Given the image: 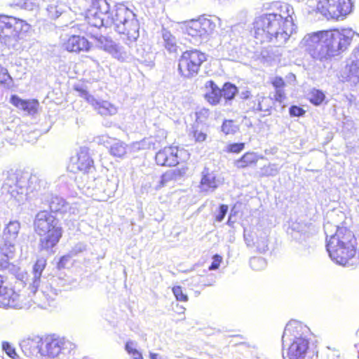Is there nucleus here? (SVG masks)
<instances>
[{"mask_svg": "<svg viewBox=\"0 0 359 359\" xmlns=\"http://www.w3.org/2000/svg\"><path fill=\"white\" fill-rule=\"evenodd\" d=\"M91 8L86 19L88 24L96 28L114 26V30L121 36L128 46L140 36V23L133 10L123 4H116L111 10L107 0H90Z\"/></svg>", "mask_w": 359, "mask_h": 359, "instance_id": "obj_1", "label": "nucleus"}, {"mask_svg": "<svg viewBox=\"0 0 359 359\" xmlns=\"http://www.w3.org/2000/svg\"><path fill=\"white\" fill-rule=\"evenodd\" d=\"M355 34L351 29L318 31L305 35L300 46L313 60L326 62L345 52Z\"/></svg>", "mask_w": 359, "mask_h": 359, "instance_id": "obj_2", "label": "nucleus"}, {"mask_svg": "<svg viewBox=\"0 0 359 359\" xmlns=\"http://www.w3.org/2000/svg\"><path fill=\"white\" fill-rule=\"evenodd\" d=\"M287 13H269L263 14L255 19L251 31L257 43L270 42L276 46L284 45L290 36L296 32L297 26L290 14V6L284 4L280 6Z\"/></svg>", "mask_w": 359, "mask_h": 359, "instance_id": "obj_3", "label": "nucleus"}, {"mask_svg": "<svg viewBox=\"0 0 359 359\" xmlns=\"http://www.w3.org/2000/svg\"><path fill=\"white\" fill-rule=\"evenodd\" d=\"M311 333L309 327L297 320L290 321L283 336L284 359H317L316 346L309 341Z\"/></svg>", "mask_w": 359, "mask_h": 359, "instance_id": "obj_4", "label": "nucleus"}, {"mask_svg": "<svg viewBox=\"0 0 359 359\" xmlns=\"http://www.w3.org/2000/svg\"><path fill=\"white\" fill-rule=\"evenodd\" d=\"M46 266V259H37L33 266L32 278L29 286L30 292L33 294L34 302L41 308L50 306L62 291V288L65 287L64 280L60 278H42Z\"/></svg>", "mask_w": 359, "mask_h": 359, "instance_id": "obj_5", "label": "nucleus"}, {"mask_svg": "<svg viewBox=\"0 0 359 359\" xmlns=\"http://www.w3.org/2000/svg\"><path fill=\"white\" fill-rule=\"evenodd\" d=\"M331 224L324 226L326 234V248L330 258L340 265H349V261L355 256L356 249L353 233L346 227L336 226L334 234H328Z\"/></svg>", "mask_w": 359, "mask_h": 359, "instance_id": "obj_6", "label": "nucleus"}, {"mask_svg": "<svg viewBox=\"0 0 359 359\" xmlns=\"http://www.w3.org/2000/svg\"><path fill=\"white\" fill-rule=\"evenodd\" d=\"M47 182L41 175L29 174L27 172L13 171L8 172L4 187H8V191L18 203H23L29 194L36 192L44 194Z\"/></svg>", "mask_w": 359, "mask_h": 359, "instance_id": "obj_7", "label": "nucleus"}, {"mask_svg": "<svg viewBox=\"0 0 359 359\" xmlns=\"http://www.w3.org/2000/svg\"><path fill=\"white\" fill-rule=\"evenodd\" d=\"M33 224L35 232L40 236V250H52L62 236L59 220L50 211L44 209L36 213Z\"/></svg>", "mask_w": 359, "mask_h": 359, "instance_id": "obj_8", "label": "nucleus"}, {"mask_svg": "<svg viewBox=\"0 0 359 359\" xmlns=\"http://www.w3.org/2000/svg\"><path fill=\"white\" fill-rule=\"evenodd\" d=\"M221 25V20L217 16L200 18L189 22L186 27V32L190 37L189 40L194 45H199L207 41Z\"/></svg>", "mask_w": 359, "mask_h": 359, "instance_id": "obj_9", "label": "nucleus"}, {"mask_svg": "<svg viewBox=\"0 0 359 359\" xmlns=\"http://www.w3.org/2000/svg\"><path fill=\"white\" fill-rule=\"evenodd\" d=\"M306 4L327 19L337 20L350 13L352 8L351 0H307Z\"/></svg>", "mask_w": 359, "mask_h": 359, "instance_id": "obj_10", "label": "nucleus"}, {"mask_svg": "<svg viewBox=\"0 0 359 359\" xmlns=\"http://www.w3.org/2000/svg\"><path fill=\"white\" fill-rule=\"evenodd\" d=\"M76 345L65 337L55 334L43 337L42 358L49 359H69V355L74 354Z\"/></svg>", "mask_w": 359, "mask_h": 359, "instance_id": "obj_11", "label": "nucleus"}, {"mask_svg": "<svg viewBox=\"0 0 359 359\" xmlns=\"http://www.w3.org/2000/svg\"><path fill=\"white\" fill-rule=\"evenodd\" d=\"M26 25L22 20L13 16L0 15V40L8 48L18 50L19 34Z\"/></svg>", "mask_w": 359, "mask_h": 359, "instance_id": "obj_12", "label": "nucleus"}, {"mask_svg": "<svg viewBox=\"0 0 359 359\" xmlns=\"http://www.w3.org/2000/svg\"><path fill=\"white\" fill-rule=\"evenodd\" d=\"M206 60L205 54L197 49L184 51L178 62L180 74L184 78L196 76L203 62Z\"/></svg>", "mask_w": 359, "mask_h": 359, "instance_id": "obj_13", "label": "nucleus"}, {"mask_svg": "<svg viewBox=\"0 0 359 359\" xmlns=\"http://www.w3.org/2000/svg\"><path fill=\"white\" fill-rule=\"evenodd\" d=\"M339 79L353 85L359 83V43L353 50L349 61L340 70Z\"/></svg>", "mask_w": 359, "mask_h": 359, "instance_id": "obj_14", "label": "nucleus"}, {"mask_svg": "<svg viewBox=\"0 0 359 359\" xmlns=\"http://www.w3.org/2000/svg\"><path fill=\"white\" fill-rule=\"evenodd\" d=\"M20 229V223L17 220L9 222L3 231V246L1 250L3 254L10 257L15 250L17 238Z\"/></svg>", "mask_w": 359, "mask_h": 359, "instance_id": "obj_15", "label": "nucleus"}, {"mask_svg": "<svg viewBox=\"0 0 359 359\" xmlns=\"http://www.w3.org/2000/svg\"><path fill=\"white\" fill-rule=\"evenodd\" d=\"M40 201V208L44 210L47 206L51 212L65 213L69 209L73 210V214L75 213L74 208L69 207V203L63 198L57 195L50 193L41 194Z\"/></svg>", "mask_w": 359, "mask_h": 359, "instance_id": "obj_16", "label": "nucleus"}, {"mask_svg": "<svg viewBox=\"0 0 359 359\" xmlns=\"http://www.w3.org/2000/svg\"><path fill=\"white\" fill-rule=\"evenodd\" d=\"M75 90L79 92L80 97L85 99L90 103L97 112L102 116L112 115L116 114V109L107 101L96 100L93 95L82 87L76 86Z\"/></svg>", "mask_w": 359, "mask_h": 359, "instance_id": "obj_17", "label": "nucleus"}, {"mask_svg": "<svg viewBox=\"0 0 359 359\" xmlns=\"http://www.w3.org/2000/svg\"><path fill=\"white\" fill-rule=\"evenodd\" d=\"M70 167L73 172H89L93 169V161L86 147H81L76 155L71 158Z\"/></svg>", "mask_w": 359, "mask_h": 359, "instance_id": "obj_18", "label": "nucleus"}, {"mask_svg": "<svg viewBox=\"0 0 359 359\" xmlns=\"http://www.w3.org/2000/svg\"><path fill=\"white\" fill-rule=\"evenodd\" d=\"M43 340L39 335L29 336L20 342V346L27 357H42Z\"/></svg>", "mask_w": 359, "mask_h": 359, "instance_id": "obj_19", "label": "nucleus"}, {"mask_svg": "<svg viewBox=\"0 0 359 359\" xmlns=\"http://www.w3.org/2000/svg\"><path fill=\"white\" fill-rule=\"evenodd\" d=\"M20 295L12 288L4 286L3 276L0 275V306L13 309L23 308Z\"/></svg>", "mask_w": 359, "mask_h": 359, "instance_id": "obj_20", "label": "nucleus"}, {"mask_svg": "<svg viewBox=\"0 0 359 359\" xmlns=\"http://www.w3.org/2000/svg\"><path fill=\"white\" fill-rule=\"evenodd\" d=\"M177 153L178 149L175 147H165L156 153V162L161 166H175L179 163Z\"/></svg>", "mask_w": 359, "mask_h": 359, "instance_id": "obj_21", "label": "nucleus"}, {"mask_svg": "<svg viewBox=\"0 0 359 359\" xmlns=\"http://www.w3.org/2000/svg\"><path fill=\"white\" fill-rule=\"evenodd\" d=\"M63 46L69 52H87L90 48V43L84 36L72 35L64 43Z\"/></svg>", "mask_w": 359, "mask_h": 359, "instance_id": "obj_22", "label": "nucleus"}, {"mask_svg": "<svg viewBox=\"0 0 359 359\" xmlns=\"http://www.w3.org/2000/svg\"><path fill=\"white\" fill-rule=\"evenodd\" d=\"M219 181L217 180L216 175L205 168L202 172L200 188L201 191L213 192L219 187Z\"/></svg>", "mask_w": 359, "mask_h": 359, "instance_id": "obj_23", "label": "nucleus"}, {"mask_svg": "<svg viewBox=\"0 0 359 359\" xmlns=\"http://www.w3.org/2000/svg\"><path fill=\"white\" fill-rule=\"evenodd\" d=\"M205 93L204 97L211 105H217L222 99V90L212 80L205 84Z\"/></svg>", "mask_w": 359, "mask_h": 359, "instance_id": "obj_24", "label": "nucleus"}, {"mask_svg": "<svg viewBox=\"0 0 359 359\" xmlns=\"http://www.w3.org/2000/svg\"><path fill=\"white\" fill-rule=\"evenodd\" d=\"M10 102L16 107L22 109L25 111H27L29 114H35L37 111V107L39 106L38 101L35 100H22L18 95H11Z\"/></svg>", "mask_w": 359, "mask_h": 359, "instance_id": "obj_25", "label": "nucleus"}, {"mask_svg": "<svg viewBox=\"0 0 359 359\" xmlns=\"http://www.w3.org/2000/svg\"><path fill=\"white\" fill-rule=\"evenodd\" d=\"M133 57L140 63L146 66L151 67L154 65V53L150 51H147L142 46L136 47L133 53Z\"/></svg>", "mask_w": 359, "mask_h": 359, "instance_id": "obj_26", "label": "nucleus"}, {"mask_svg": "<svg viewBox=\"0 0 359 359\" xmlns=\"http://www.w3.org/2000/svg\"><path fill=\"white\" fill-rule=\"evenodd\" d=\"M184 172L185 171L183 169H175L166 171L161 175V180L158 184L156 186V189H160L166 186L170 182L178 180L183 174H184Z\"/></svg>", "mask_w": 359, "mask_h": 359, "instance_id": "obj_27", "label": "nucleus"}, {"mask_svg": "<svg viewBox=\"0 0 359 359\" xmlns=\"http://www.w3.org/2000/svg\"><path fill=\"white\" fill-rule=\"evenodd\" d=\"M67 6L57 0H52L46 8L48 16L53 20L59 18L65 11Z\"/></svg>", "mask_w": 359, "mask_h": 359, "instance_id": "obj_28", "label": "nucleus"}, {"mask_svg": "<svg viewBox=\"0 0 359 359\" xmlns=\"http://www.w3.org/2000/svg\"><path fill=\"white\" fill-rule=\"evenodd\" d=\"M259 156L255 152H246L239 159L236 160L234 165L238 168H245L257 163Z\"/></svg>", "mask_w": 359, "mask_h": 359, "instance_id": "obj_29", "label": "nucleus"}, {"mask_svg": "<svg viewBox=\"0 0 359 359\" xmlns=\"http://www.w3.org/2000/svg\"><path fill=\"white\" fill-rule=\"evenodd\" d=\"M161 35L165 48L170 53L176 52L177 49V45L175 36H173L169 30L165 28L162 29Z\"/></svg>", "mask_w": 359, "mask_h": 359, "instance_id": "obj_30", "label": "nucleus"}, {"mask_svg": "<svg viewBox=\"0 0 359 359\" xmlns=\"http://www.w3.org/2000/svg\"><path fill=\"white\" fill-rule=\"evenodd\" d=\"M93 37L95 40L97 46L108 53L111 52V50L116 43V42L113 41L110 37L101 34L93 35Z\"/></svg>", "mask_w": 359, "mask_h": 359, "instance_id": "obj_31", "label": "nucleus"}, {"mask_svg": "<svg viewBox=\"0 0 359 359\" xmlns=\"http://www.w3.org/2000/svg\"><path fill=\"white\" fill-rule=\"evenodd\" d=\"M109 54L114 58L121 62H129L131 60V54L126 50L125 47L117 43L115 44Z\"/></svg>", "mask_w": 359, "mask_h": 359, "instance_id": "obj_32", "label": "nucleus"}, {"mask_svg": "<svg viewBox=\"0 0 359 359\" xmlns=\"http://www.w3.org/2000/svg\"><path fill=\"white\" fill-rule=\"evenodd\" d=\"M221 90L222 97H223L226 102L232 100L238 93L237 87L229 82L225 83Z\"/></svg>", "mask_w": 359, "mask_h": 359, "instance_id": "obj_33", "label": "nucleus"}, {"mask_svg": "<svg viewBox=\"0 0 359 359\" xmlns=\"http://www.w3.org/2000/svg\"><path fill=\"white\" fill-rule=\"evenodd\" d=\"M257 250L260 253H264L269 250V240L268 234L266 232H262L259 234L255 245Z\"/></svg>", "mask_w": 359, "mask_h": 359, "instance_id": "obj_34", "label": "nucleus"}, {"mask_svg": "<svg viewBox=\"0 0 359 359\" xmlns=\"http://www.w3.org/2000/svg\"><path fill=\"white\" fill-rule=\"evenodd\" d=\"M308 96L309 101L316 106L321 104L325 99L324 93L316 88L312 89Z\"/></svg>", "mask_w": 359, "mask_h": 359, "instance_id": "obj_35", "label": "nucleus"}, {"mask_svg": "<svg viewBox=\"0 0 359 359\" xmlns=\"http://www.w3.org/2000/svg\"><path fill=\"white\" fill-rule=\"evenodd\" d=\"M110 154L115 157H123L126 154V144L122 142L116 141L110 147Z\"/></svg>", "mask_w": 359, "mask_h": 359, "instance_id": "obj_36", "label": "nucleus"}, {"mask_svg": "<svg viewBox=\"0 0 359 359\" xmlns=\"http://www.w3.org/2000/svg\"><path fill=\"white\" fill-rule=\"evenodd\" d=\"M280 168L278 165L269 163L261 168L260 175L262 177L276 176L279 172Z\"/></svg>", "mask_w": 359, "mask_h": 359, "instance_id": "obj_37", "label": "nucleus"}, {"mask_svg": "<svg viewBox=\"0 0 359 359\" xmlns=\"http://www.w3.org/2000/svg\"><path fill=\"white\" fill-rule=\"evenodd\" d=\"M239 128L232 120H225L222 126V130L226 135L235 134Z\"/></svg>", "mask_w": 359, "mask_h": 359, "instance_id": "obj_38", "label": "nucleus"}, {"mask_svg": "<svg viewBox=\"0 0 359 359\" xmlns=\"http://www.w3.org/2000/svg\"><path fill=\"white\" fill-rule=\"evenodd\" d=\"M250 266L255 271H260L266 266V262L263 257H253L250 259Z\"/></svg>", "mask_w": 359, "mask_h": 359, "instance_id": "obj_39", "label": "nucleus"}, {"mask_svg": "<svg viewBox=\"0 0 359 359\" xmlns=\"http://www.w3.org/2000/svg\"><path fill=\"white\" fill-rule=\"evenodd\" d=\"M0 83L6 87H11L13 84V79L9 74L7 69L0 65Z\"/></svg>", "mask_w": 359, "mask_h": 359, "instance_id": "obj_40", "label": "nucleus"}, {"mask_svg": "<svg viewBox=\"0 0 359 359\" xmlns=\"http://www.w3.org/2000/svg\"><path fill=\"white\" fill-rule=\"evenodd\" d=\"M291 230L294 231V234L293 233H292V237L295 239H298L299 238L296 234L299 233L300 236H302V234H305L306 232V224H304L294 222L292 223L291 225Z\"/></svg>", "mask_w": 359, "mask_h": 359, "instance_id": "obj_41", "label": "nucleus"}, {"mask_svg": "<svg viewBox=\"0 0 359 359\" xmlns=\"http://www.w3.org/2000/svg\"><path fill=\"white\" fill-rule=\"evenodd\" d=\"M14 253H12L10 257H7L5 254L4 257L0 258V270L4 271V270H9V271H15V266L9 263L8 259L12 258Z\"/></svg>", "mask_w": 359, "mask_h": 359, "instance_id": "obj_42", "label": "nucleus"}, {"mask_svg": "<svg viewBox=\"0 0 359 359\" xmlns=\"http://www.w3.org/2000/svg\"><path fill=\"white\" fill-rule=\"evenodd\" d=\"M153 144L149 139H143L140 142H136L133 143V149L134 150H144L148 149L151 148V146Z\"/></svg>", "mask_w": 359, "mask_h": 359, "instance_id": "obj_43", "label": "nucleus"}, {"mask_svg": "<svg viewBox=\"0 0 359 359\" xmlns=\"http://www.w3.org/2000/svg\"><path fill=\"white\" fill-rule=\"evenodd\" d=\"M2 349L12 359H17L18 358L16 353L15 349L11 346L8 341H4L2 343Z\"/></svg>", "mask_w": 359, "mask_h": 359, "instance_id": "obj_44", "label": "nucleus"}, {"mask_svg": "<svg viewBox=\"0 0 359 359\" xmlns=\"http://www.w3.org/2000/svg\"><path fill=\"white\" fill-rule=\"evenodd\" d=\"M172 292L176 299L180 302H187L189 297L187 294L184 293L181 286H175L172 287Z\"/></svg>", "mask_w": 359, "mask_h": 359, "instance_id": "obj_45", "label": "nucleus"}, {"mask_svg": "<svg viewBox=\"0 0 359 359\" xmlns=\"http://www.w3.org/2000/svg\"><path fill=\"white\" fill-rule=\"evenodd\" d=\"M245 149V143H231L226 146V151L229 153L238 154Z\"/></svg>", "mask_w": 359, "mask_h": 359, "instance_id": "obj_46", "label": "nucleus"}, {"mask_svg": "<svg viewBox=\"0 0 359 359\" xmlns=\"http://www.w3.org/2000/svg\"><path fill=\"white\" fill-rule=\"evenodd\" d=\"M233 35L234 36L235 34H233L232 29L230 28L229 29H228L226 31V33L225 34L222 36V39H221L222 43H224V44L229 43L233 47H235L236 45V41L233 39V38H232Z\"/></svg>", "mask_w": 359, "mask_h": 359, "instance_id": "obj_47", "label": "nucleus"}, {"mask_svg": "<svg viewBox=\"0 0 359 359\" xmlns=\"http://www.w3.org/2000/svg\"><path fill=\"white\" fill-rule=\"evenodd\" d=\"M228 210L229 207L227 205H220L219 207L218 212L215 215V220L217 222H222L228 212Z\"/></svg>", "mask_w": 359, "mask_h": 359, "instance_id": "obj_48", "label": "nucleus"}, {"mask_svg": "<svg viewBox=\"0 0 359 359\" xmlns=\"http://www.w3.org/2000/svg\"><path fill=\"white\" fill-rule=\"evenodd\" d=\"M243 238L248 247H252L255 245L252 233L248 231L246 228L243 229Z\"/></svg>", "mask_w": 359, "mask_h": 359, "instance_id": "obj_49", "label": "nucleus"}, {"mask_svg": "<svg viewBox=\"0 0 359 359\" xmlns=\"http://www.w3.org/2000/svg\"><path fill=\"white\" fill-rule=\"evenodd\" d=\"M259 100H263L262 108L265 109H259V111L269 112L271 108V100L269 97L259 95Z\"/></svg>", "mask_w": 359, "mask_h": 359, "instance_id": "obj_50", "label": "nucleus"}, {"mask_svg": "<svg viewBox=\"0 0 359 359\" xmlns=\"http://www.w3.org/2000/svg\"><path fill=\"white\" fill-rule=\"evenodd\" d=\"M289 113L291 116H302L305 114V111L300 107L292 105L289 109Z\"/></svg>", "mask_w": 359, "mask_h": 359, "instance_id": "obj_51", "label": "nucleus"}, {"mask_svg": "<svg viewBox=\"0 0 359 359\" xmlns=\"http://www.w3.org/2000/svg\"><path fill=\"white\" fill-rule=\"evenodd\" d=\"M263 100H259V95H258L254 100H252L250 102V109L253 111H259V109H264V108H262Z\"/></svg>", "mask_w": 359, "mask_h": 359, "instance_id": "obj_52", "label": "nucleus"}, {"mask_svg": "<svg viewBox=\"0 0 359 359\" xmlns=\"http://www.w3.org/2000/svg\"><path fill=\"white\" fill-rule=\"evenodd\" d=\"M222 260V258L221 256L218 255H215L213 256V261L211 263L210 266H209L208 269L210 271L216 270L219 268L220 263Z\"/></svg>", "mask_w": 359, "mask_h": 359, "instance_id": "obj_53", "label": "nucleus"}, {"mask_svg": "<svg viewBox=\"0 0 359 359\" xmlns=\"http://www.w3.org/2000/svg\"><path fill=\"white\" fill-rule=\"evenodd\" d=\"M193 136L196 140V142H201L205 140L206 139V134L198 130H194L193 131Z\"/></svg>", "mask_w": 359, "mask_h": 359, "instance_id": "obj_54", "label": "nucleus"}, {"mask_svg": "<svg viewBox=\"0 0 359 359\" xmlns=\"http://www.w3.org/2000/svg\"><path fill=\"white\" fill-rule=\"evenodd\" d=\"M272 84L276 89H283L285 86V81L281 77H276Z\"/></svg>", "mask_w": 359, "mask_h": 359, "instance_id": "obj_55", "label": "nucleus"}, {"mask_svg": "<svg viewBox=\"0 0 359 359\" xmlns=\"http://www.w3.org/2000/svg\"><path fill=\"white\" fill-rule=\"evenodd\" d=\"M125 348L128 353L130 354L137 349V344L133 341H128L126 344Z\"/></svg>", "mask_w": 359, "mask_h": 359, "instance_id": "obj_56", "label": "nucleus"}, {"mask_svg": "<svg viewBox=\"0 0 359 359\" xmlns=\"http://www.w3.org/2000/svg\"><path fill=\"white\" fill-rule=\"evenodd\" d=\"M69 261V256L65 255L60 257L59 262H57V268L58 269H64L65 268L67 263Z\"/></svg>", "mask_w": 359, "mask_h": 359, "instance_id": "obj_57", "label": "nucleus"}, {"mask_svg": "<svg viewBox=\"0 0 359 359\" xmlns=\"http://www.w3.org/2000/svg\"><path fill=\"white\" fill-rule=\"evenodd\" d=\"M275 100L281 102L285 99V93L283 89H276Z\"/></svg>", "mask_w": 359, "mask_h": 359, "instance_id": "obj_58", "label": "nucleus"}, {"mask_svg": "<svg viewBox=\"0 0 359 359\" xmlns=\"http://www.w3.org/2000/svg\"><path fill=\"white\" fill-rule=\"evenodd\" d=\"M129 355H130L133 359H143L141 352L137 349L134 350V351L130 353Z\"/></svg>", "mask_w": 359, "mask_h": 359, "instance_id": "obj_59", "label": "nucleus"}, {"mask_svg": "<svg viewBox=\"0 0 359 359\" xmlns=\"http://www.w3.org/2000/svg\"><path fill=\"white\" fill-rule=\"evenodd\" d=\"M251 95V93L249 90H244V91H242L240 94V96L242 99H245V100H247L248 99Z\"/></svg>", "mask_w": 359, "mask_h": 359, "instance_id": "obj_60", "label": "nucleus"}, {"mask_svg": "<svg viewBox=\"0 0 359 359\" xmlns=\"http://www.w3.org/2000/svg\"><path fill=\"white\" fill-rule=\"evenodd\" d=\"M150 359H163L162 356L158 353H150L149 354Z\"/></svg>", "mask_w": 359, "mask_h": 359, "instance_id": "obj_61", "label": "nucleus"}, {"mask_svg": "<svg viewBox=\"0 0 359 359\" xmlns=\"http://www.w3.org/2000/svg\"><path fill=\"white\" fill-rule=\"evenodd\" d=\"M215 283V278L214 277L212 276V282H206L205 283H204V285L205 286H211L213 285V283Z\"/></svg>", "mask_w": 359, "mask_h": 359, "instance_id": "obj_62", "label": "nucleus"}, {"mask_svg": "<svg viewBox=\"0 0 359 359\" xmlns=\"http://www.w3.org/2000/svg\"><path fill=\"white\" fill-rule=\"evenodd\" d=\"M354 347L357 350L358 352V358H359V342L357 344H355Z\"/></svg>", "mask_w": 359, "mask_h": 359, "instance_id": "obj_63", "label": "nucleus"}, {"mask_svg": "<svg viewBox=\"0 0 359 359\" xmlns=\"http://www.w3.org/2000/svg\"><path fill=\"white\" fill-rule=\"evenodd\" d=\"M16 277H17V278H18V279H20V280H22V279H23V278H24V275H23L22 273H18V274L16 275Z\"/></svg>", "mask_w": 359, "mask_h": 359, "instance_id": "obj_64", "label": "nucleus"}]
</instances>
